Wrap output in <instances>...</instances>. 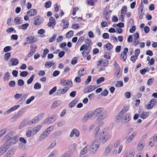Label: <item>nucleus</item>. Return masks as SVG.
<instances>
[{
  "label": "nucleus",
  "instance_id": "1",
  "mask_svg": "<svg viewBox=\"0 0 157 157\" xmlns=\"http://www.w3.org/2000/svg\"><path fill=\"white\" fill-rule=\"evenodd\" d=\"M99 141L98 139L95 140L90 146V151L93 154H94L98 149L99 145Z\"/></svg>",
  "mask_w": 157,
  "mask_h": 157
},
{
  "label": "nucleus",
  "instance_id": "2",
  "mask_svg": "<svg viewBox=\"0 0 157 157\" xmlns=\"http://www.w3.org/2000/svg\"><path fill=\"white\" fill-rule=\"evenodd\" d=\"M110 138V136L109 134L105 131H103L101 132L99 136V139H102V141L103 143L106 142Z\"/></svg>",
  "mask_w": 157,
  "mask_h": 157
},
{
  "label": "nucleus",
  "instance_id": "3",
  "mask_svg": "<svg viewBox=\"0 0 157 157\" xmlns=\"http://www.w3.org/2000/svg\"><path fill=\"white\" fill-rule=\"evenodd\" d=\"M10 145L8 143H6L2 145L0 148V155L4 154L6 151L10 147Z\"/></svg>",
  "mask_w": 157,
  "mask_h": 157
},
{
  "label": "nucleus",
  "instance_id": "4",
  "mask_svg": "<svg viewBox=\"0 0 157 157\" xmlns=\"http://www.w3.org/2000/svg\"><path fill=\"white\" fill-rule=\"evenodd\" d=\"M33 24L34 25H38L42 22V19L40 16H36L33 18Z\"/></svg>",
  "mask_w": 157,
  "mask_h": 157
},
{
  "label": "nucleus",
  "instance_id": "5",
  "mask_svg": "<svg viewBox=\"0 0 157 157\" xmlns=\"http://www.w3.org/2000/svg\"><path fill=\"white\" fill-rule=\"evenodd\" d=\"M97 87L95 86L90 85L84 88L83 92L84 93H87L91 92L96 89Z\"/></svg>",
  "mask_w": 157,
  "mask_h": 157
},
{
  "label": "nucleus",
  "instance_id": "6",
  "mask_svg": "<svg viewBox=\"0 0 157 157\" xmlns=\"http://www.w3.org/2000/svg\"><path fill=\"white\" fill-rule=\"evenodd\" d=\"M128 109H127V107L124 106L121 112L118 114L117 116V118L118 119H121L123 117L124 114L127 112Z\"/></svg>",
  "mask_w": 157,
  "mask_h": 157
},
{
  "label": "nucleus",
  "instance_id": "7",
  "mask_svg": "<svg viewBox=\"0 0 157 157\" xmlns=\"http://www.w3.org/2000/svg\"><path fill=\"white\" fill-rule=\"evenodd\" d=\"M103 108H97L92 113L93 117H95L98 116L99 114L103 111Z\"/></svg>",
  "mask_w": 157,
  "mask_h": 157
},
{
  "label": "nucleus",
  "instance_id": "8",
  "mask_svg": "<svg viewBox=\"0 0 157 157\" xmlns=\"http://www.w3.org/2000/svg\"><path fill=\"white\" fill-rule=\"evenodd\" d=\"M69 88V87L68 86L65 87L62 90H58L56 93L59 95L64 94L67 92Z\"/></svg>",
  "mask_w": 157,
  "mask_h": 157
},
{
  "label": "nucleus",
  "instance_id": "9",
  "mask_svg": "<svg viewBox=\"0 0 157 157\" xmlns=\"http://www.w3.org/2000/svg\"><path fill=\"white\" fill-rule=\"evenodd\" d=\"M20 106V105H15L6 111L4 113V114L5 115L8 114L10 113L11 112L13 111L18 108Z\"/></svg>",
  "mask_w": 157,
  "mask_h": 157
},
{
  "label": "nucleus",
  "instance_id": "10",
  "mask_svg": "<svg viewBox=\"0 0 157 157\" xmlns=\"http://www.w3.org/2000/svg\"><path fill=\"white\" fill-rule=\"evenodd\" d=\"M54 118V117L53 116L48 117L44 120L43 122V123L44 124H46L54 122L55 121Z\"/></svg>",
  "mask_w": 157,
  "mask_h": 157
},
{
  "label": "nucleus",
  "instance_id": "11",
  "mask_svg": "<svg viewBox=\"0 0 157 157\" xmlns=\"http://www.w3.org/2000/svg\"><path fill=\"white\" fill-rule=\"evenodd\" d=\"M12 137V133L11 132H9L4 137L3 139V141L4 143H6L7 142L10 140Z\"/></svg>",
  "mask_w": 157,
  "mask_h": 157
},
{
  "label": "nucleus",
  "instance_id": "12",
  "mask_svg": "<svg viewBox=\"0 0 157 157\" xmlns=\"http://www.w3.org/2000/svg\"><path fill=\"white\" fill-rule=\"evenodd\" d=\"M61 84L63 86H69L71 87L72 85V81L71 80H66L64 81L63 80H61L60 81Z\"/></svg>",
  "mask_w": 157,
  "mask_h": 157
},
{
  "label": "nucleus",
  "instance_id": "13",
  "mask_svg": "<svg viewBox=\"0 0 157 157\" xmlns=\"http://www.w3.org/2000/svg\"><path fill=\"white\" fill-rule=\"evenodd\" d=\"M92 117H93L92 113H87L82 117V121L83 122H86L90 118Z\"/></svg>",
  "mask_w": 157,
  "mask_h": 157
},
{
  "label": "nucleus",
  "instance_id": "14",
  "mask_svg": "<svg viewBox=\"0 0 157 157\" xmlns=\"http://www.w3.org/2000/svg\"><path fill=\"white\" fill-rule=\"evenodd\" d=\"M41 127L42 126L41 125H39L34 127L31 130L32 133H33V135H34L37 132L39 131Z\"/></svg>",
  "mask_w": 157,
  "mask_h": 157
},
{
  "label": "nucleus",
  "instance_id": "15",
  "mask_svg": "<svg viewBox=\"0 0 157 157\" xmlns=\"http://www.w3.org/2000/svg\"><path fill=\"white\" fill-rule=\"evenodd\" d=\"M37 13V10L35 9H32L27 12V14L30 17L33 16Z\"/></svg>",
  "mask_w": 157,
  "mask_h": 157
},
{
  "label": "nucleus",
  "instance_id": "16",
  "mask_svg": "<svg viewBox=\"0 0 157 157\" xmlns=\"http://www.w3.org/2000/svg\"><path fill=\"white\" fill-rule=\"evenodd\" d=\"M136 132H134L130 135L128 137L126 141V143H130L136 136Z\"/></svg>",
  "mask_w": 157,
  "mask_h": 157
},
{
  "label": "nucleus",
  "instance_id": "17",
  "mask_svg": "<svg viewBox=\"0 0 157 157\" xmlns=\"http://www.w3.org/2000/svg\"><path fill=\"white\" fill-rule=\"evenodd\" d=\"M107 115L106 111H104L98 117L97 120L98 121H101L104 119Z\"/></svg>",
  "mask_w": 157,
  "mask_h": 157
},
{
  "label": "nucleus",
  "instance_id": "18",
  "mask_svg": "<svg viewBox=\"0 0 157 157\" xmlns=\"http://www.w3.org/2000/svg\"><path fill=\"white\" fill-rule=\"evenodd\" d=\"M39 120V117L37 116L35 117L33 119L28 121V125H30L34 123H36Z\"/></svg>",
  "mask_w": 157,
  "mask_h": 157
},
{
  "label": "nucleus",
  "instance_id": "19",
  "mask_svg": "<svg viewBox=\"0 0 157 157\" xmlns=\"http://www.w3.org/2000/svg\"><path fill=\"white\" fill-rule=\"evenodd\" d=\"M10 62L12 63V65L16 66L19 63V61L17 59L12 58L10 59Z\"/></svg>",
  "mask_w": 157,
  "mask_h": 157
},
{
  "label": "nucleus",
  "instance_id": "20",
  "mask_svg": "<svg viewBox=\"0 0 157 157\" xmlns=\"http://www.w3.org/2000/svg\"><path fill=\"white\" fill-rule=\"evenodd\" d=\"M110 14L108 12H103V17L106 20H108L110 18Z\"/></svg>",
  "mask_w": 157,
  "mask_h": 157
},
{
  "label": "nucleus",
  "instance_id": "21",
  "mask_svg": "<svg viewBox=\"0 0 157 157\" xmlns=\"http://www.w3.org/2000/svg\"><path fill=\"white\" fill-rule=\"evenodd\" d=\"M50 133L48 130L46 129L42 133V135L40 136V138L42 139H44Z\"/></svg>",
  "mask_w": 157,
  "mask_h": 157
},
{
  "label": "nucleus",
  "instance_id": "22",
  "mask_svg": "<svg viewBox=\"0 0 157 157\" xmlns=\"http://www.w3.org/2000/svg\"><path fill=\"white\" fill-rule=\"evenodd\" d=\"M13 154V151L12 149H10L7 152L4 157H10Z\"/></svg>",
  "mask_w": 157,
  "mask_h": 157
},
{
  "label": "nucleus",
  "instance_id": "23",
  "mask_svg": "<svg viewBox=\"0 0 157 157\" xmlns=\"http://www.w3.org/2000/svg\"><path fill=\"white\" fill-rule=\"evenodd\" d=\"M89 147V146H86L80 152L81 154L82 155H83L86 153L87 151H88Z\"/></svg>",
  "mask_w": 157,
  "mask_h": 157
},
{
  "label": "nucleus",
  "instance_id": "24",
  "mask_svg": "<svg viewBox=\"0 0 157 157\" xmlns=\"http://www.w3.org/2000/svg\"><path fill=\"white\" fill-rule=\"evenodd\" d=\"M86 73V72L85 71L84 69L79 70L78 72V75L80 77L83 76Z\"/></svg>",
  "mask_w": 157,
  "mask_h": 157
},
{
  "label": "nucleus",
  "instance_id": "25",
  "mask_svg": "<svg viewBox=\"0 0 157 157\" xmlns=\"http://www.w3.org/2000/svg\"><path fill=\"white\" fill-rule=\"evenodd\" d=\"M17 138V136H15L10 141V142L8 143V144H10V146L12 144H16L18 141Z\"/></svg>",
  "mask_w": 157,
  "mask_h": 157
},
{
  "label": "nucleus",
  "instance_id": "26",
  "mask_svg": "<svg viewBox=\"0 0 157 157\" xmlns=\"http://www.w3.org/2000/svg\"><path fill=\"white\" fill-rule=\"evenodd\" d=\"M90 49L86 48L82 52V55L84 57H86L90 52Z\"/></svg>",
  "mask_w": 157,
  "mask_h": 157
},
{
  "label": "nucleus",
  "instance_id": "27",
  "mask_svg": "<svg viewBox=\"0 0 157 157\" xmlns=\"http://www.w3.org/2000/svg\"><path fill=\"white\" fill-rule=\"evenodd\" d=\"M130 114L129 113H127L126 114L125 116L124 117V120L125 121V123H127L128 122L130 119V118H129Z\"/></svg>",
  "mask_w": 157,
  "mask_h": 157
},
{
  "label": "nucleus",
  "instance_id": "28",
  "mask_svg": "<svg viewBox=\"0 0 157 157\" xmlns=\"http://www.w3.org/2000/svg\"><path fill=\"white\" fill-rule=\"evenodd\" d=\"M28 121H27L26 120H24L23 121L19 126V128H20L23 127H24L26 124L28 125Z\"/></svg>",
  "mask_w": 157,
  "mask_h": 157
},
{
  "label": "nucleus",
  "instance_id": "29",
  "mask_svg": "<svg viewBox=\"0 0 157 157\" xmlns=\"http://www.w3.org/2000/svg\"><path fill=\"white\" fill-rule=\"evenodd\" d=\"M55 64V63L53 61H51L50 62H46L45 66L48 67L49 68L51 67Z\"/></svg>",
  "mask_w": 157,
  "mask_h": 157
},
{
  "label": "nucleus",
  "instance_id": "30",
  "mask_svg": "<svg viewBox=\"0 0 157 157\" xmlns=\"http://www.w3.org/2000/svg\"><path fill=\"white\" fill-rule=\"evenodd\" d=\"M21 19V17H17L15 18L14 19V22L16 23V24H20L22 23V22H20Z\"/></svg>",
  "mask_w": 157,
  "mask_h": 157
},
{
  "label": "nucleus",
  "instance_id": "31",
  "mask_svg": "<svg viewBox=\"0 0 157 157\" xmlns=\"http://www.w3.org/2000/svg\"><path fill=\"white\" fill-rule=\"evenodd\" d=\"M3 78L5 80H8L10 78V73L8 72H6Z\"/></svg>",
  "mask_w": 157,
  "mask_h": 157
},
{
  "label": "nucleus",
  "instance_id": "32",
  "mask_svg": "<svg viewBox=\"0 0 157 157\" xmlns=\"http://www.w3.org/2000/svg\"><path fill=\"white\" fill-rule=\"evenodd\" d=\"M99 127H97L94 130L95 137H97L99 135Z\"/></svg>",
  "mask_w": 157,
  "mask_h": 157
},
{
  "label": "nucleus",
  "instance_id": "33",
  "mask_svg": "<svg viewBox=\"0 0 157 157\" xmlns=\"http://www.w3.org/2000/svg\"><path fill=\"white\" fill-rule=\"evenodd\" d=\"M106 47L107 49V50H111L113 48V46L110 43H108L106 44Z\"/></svg>",
  "mask_w": 157,
  "mask_h": 157
},
{
  "label": "nucleus",
  "instance_id": "34",
  "mask_svg": "<svg viewBox=\"0 0 157 157\" xmlns=\"http://www.w3.org/2000/svg\"><path fill=\"white\" fill-rule=\"evenodd\" d=\"M56 144V141H54L52 142L51 144L49 145L47 148V149H50L53 147Z\"/></svg>",
  "mask_w": 157,
  "mask_h": 157
},
{
  "label": "nucleus",
  "instance_id": "35",
  "mask_svg": "<svg viewBox=\"0 0 157 157\" xmlns=\"http://www.w3.org/2000/svg\"><path fill=\"white\" fill-rule=\"evenodd\" d=\"M123 83L121 81H118L115 84V86L117 87H120L123 86Z\"/></svg>",
  "mask_w": 157,
  "mask_h": 157
},
{
  "label": "nucleus",
  "instance_id": "36",
  "mask_svg": "<svg viewBox=\"0 0 157 157\" xmlns=\"http://www.w3.org/2000/svg\"><path fill=\"white\" fill-rule=\"evenodd\" d=\"M41 87V85L38 82L36 83L34 85V88L35 89H39Z\"/></svg>",
  "mask_w": 157,
  "mask_h": 157
},
{
  "label": "nucleus",
  "instance_id": "37",
  "mask_svg": "<svg viewBox=\"0 0 157 157\" xmlns=\"http://www.w3.org/2000/svg\"><path fill=\"white\" fill-rule=\"evenodd\" d=\"M120 68H118L116 70V71L114 75L117 77V78L119 77L121 75H119L120 73Z\"/></svg>",
  "mask_w": 157,
  "mask_h": 157
},
{
  "label": "nucleus",
  "instance_id": "38",
  "mask_svg": "<svg viewBox=\"0 0 157 157\" xmlns=\"http://www.w3.org/2000/svg\"><path fill=\"white\" fill-rule=\"evenodd\" d=\"M105 78L104 77H100L97 80V83L98 84H100L101 82H103Z\"/></svg>",
  "mask_w": 157,
  "mask_h": 157
},
{
  "label": "nucleus",
  "instance_id": "39",
  "mask_svg": "<svg viewBox=\"0 0 157 157\" xmlns=\"http://www.w3.org/2000/svg\"><path fill=\"white\" fill-rule=\"evenodd\" d=\"M77 101L75 100L71 102L69 105V106L71 108L74 107L77 103Z\"/></svg>",
  "mask_w": 157,
  "mask_h": 157
},
{
  "label": "nucleus",
  "instance_id": "40",
  "mask_svg": "<svg viewBox=\"0 0 157 157\" xmlns=\"http://www.w3.org/2000/svg\"><path fill=\"white\" fill-rule=\"evenodd\" d=\"M111 149L109 148V147H107L104 151V155H107L110 152Z\"/></svg>",
  "mask_w": 157,
  "mask_h": 157
},
{
  "label": "nucleus",
  "instance_id": "41",
  "mask_svg": "<svg viewBox=\"0 0 157 157\" xmlns=\"http://www.w3.org/2000/svg\"><path fill=\"white\" fill-rule=\"evenodd\" d=\"M34 76L33 75H32L31 77L29 78L27 81V82L28 84H31L33 81L34 78Z\"/></svg>",
  "mask_w": 157,
  "mask_h": 157
},
{
  "label": "nucleus",
  "instance_id": "42",
  "mask_svg": "<svg viewBox=\"0 0 157 157\" xmlns=\"http://www.w3.org/2000/svg\"><path fill=\"white\" fill-rule=\"evenodd\" d=\"M56 37V35L55 34H53L52 37L50 38L49 39V42L52 43L55 40Z\"/></svg>",
  "mask_w": 157,
  "mask_h": 157
},
{
  "label": "nucleus",
  "instance_id": "43",
  "mask_svg": "<svg viewBox=\"0 0 157 157\" xmlns=\"http://www.w3.org/2000/svg\"><path fill=\"white\" fill-rule=\"evenodd\" d=\"M68 21H64L63 23V28L64 29L67 28L68 26Z\"/></svg>",
  "mask_w": 157,
  "mask_h": 157
},
{
  "label": "nucleus",
  "instance_id": "44",
  "mask_svg": "<svg viewBox=\"0 0 157 157\" xmlns=\"http://www.w3.org/2000/svg\"><path fill=\"white\" fill-rule=\"evenodd\" d=\"M73 34V32L72 30L70 31L66 34V37H71Z\"/></svg>",
  "mask_w": 157,
  "mask_h": 157
},
{
  "label": "nucleus",
  "instance_id": "45",
  "mask_svg": "<svg viewBox=\"0 0 157 157\" xmlns=\"http://www.w3.org/2000/svg\"><path fill=\"white\" fill-rule=\"evenodd\" d=\"M135 151L134 149H132L130 150L129 153V157H133L134 155Z\"/></svg>",
  "mask_w": 157,
  "mask_h": 157
},
{
  "label": "nucleus",
  "instance_id": "46",
  "mask_svg": "<svg viewBox=\"0 0 157 157\" xmlns=\"http://www.w3.org/2000/svg\"><path fill=\"white\" fill-rule=\"evenodd\" d=\"M24 83V81L21 79H19L17 81V84L19 86H23Z\"/></svg>",
  "mask_w": 157,
  "mask_h": 157
},
{
  "label": "nucleus",
  "instance_id": "47",
  "mask_svg": "<svg viewBox=\"0 0 157 157\" xmlns=\"http://www.w3.org/2000/svg\"><path fill=\"white\" fill-rule=\"evenodd\" d=\"M51 4L52 2L50 1H49L45 2L44 4V6L46 8H48L51 6Z\"/></svg>",
  "mask_w": 157,
  "mask_h": 157
},
{
  "label": "nucleus",
  "instance_id": "48",
  "mask_svg": "<svg viewBox=\"0 0 157 157\" xmlns=\"http://www.w3.org/2000/svg\"><path fill=\"white\" fill-rule=\"evenodd\" d=\"M11 56L10 53L9 52L5 54L4 56V59L6 60H8Z\"/></svg>",
  "mask_w": 157,
  "mask_h": 157
},
{
  "label": "nucleus",
  "instance_id": "49",
  "mask_svg": "<svg viewBox=\"0 0 157 157\" xmlns=\"http://www.w3.org/2000/svg\"><path fill=\"white\" fill-rule=\"evenodd\" d=\"M144 147V145L143 144H140V143H139L137 145V148L138 150H141L143 149Z\"/></svg>",
  "mask_w": 157,
  "mask_h": 157
},
{
  "label": "nucleus",
  "instance_id": "50",
  "mask_svg": "<svg viewBox=\"0 0 157 157\" xmlns=\"http://www.w3.org/2000/svg\"><path fill=\"white\" fill-rule=\"evenodd\" d=\"M144 14V11L143 10H140V11H139L138 13V16L139 18L141 19L143 17Z\"/></svg>",
  "mask_w": 157,
  "mask_h": 157
},
{
  "label": "nucleus",
  "instance_id": "51",
  "mask_svg": "<svg viewBox=\"0 0 157 157\" xmlns=\"http://www.w3.org/2000/svg\"><path fill=\"white\" fill-rule=\"evenodd\" d=\"M35 98L34 96L31 97L29 98L26 101V104H29L31 101L33 100Z\"/></svg>",
  "mask_w": 157,
  "mask_h": 157
},
{
  "label": "nucleus",
  "instance_id": "52",
  "mask_svg": "<svg viewBox=\"0 0 157 157\" xmlns=\"http://www.w3.org/2000/svg\"><path fill=\"white\" fill-rule=\"evenodd\" d=\"M148 115V114L146 112L143 113L140 117L141 118L144 119L147 117Z\"/></svg>",
  "mask_w": 157,
  "mask_h": 157
},
{
  "label": "nucleus",
  "instance_id": "53",
  "mask_svg": "<svg viewBox=\"0 0 157 157\" xmlns=\"http://www.w3.org/2000/svg\"><path fill=\"white\" fill-rule=\"evenodd\" d=\"M16 84V82L14 81H10L9 83V86L10 87H14Z\"/></svg>",
  "mask_w": 157,
  "mask_h": 157
},
{
  "label": "nucleus",
  "instance_id": "54",
  "mask_svg": "<svg viewBox=\"0 0 157 157\" xmlns=\"http://www.w3.org/2000/svg\"><path fill=\"white\" fill-rule=\"evenodd\" d=\"M28 75V73L26 71H23L21 72L20 74V76L23 77L26 76Z\"/></svg>",
  "mask_w": 157,
  "mask_h": 157
},
{
  "label": "nucleus",
  "instance_id": "55",
  "mask_svg": "<svg viewBox=\"0 0 157 157\" xmlns=\"http://www.w3.org/2000/svg\"><path fill=\"white\" fill-rule=\"evenodd\" d=\"M108 91L106 90H103L101 93V94L103 96H106L108 95Z\"/></svg>",
  "mask_w": 157,
  "mask_h": 157
},
{
  "label": "nucleus",
  "instance_id": "56",
  "mask_svg": "<svg viewBox=\"0 0 157 157\" xmlns=\"http://www.w3.org/2000/svg\"><path fill=\"white\" fill-rule=\"evenodd\" d=\"M73 131H74V134H75L76 137H78L79 136V132L78 130L76 128H74Z\"/></svg>",
  "mask_w": 157,
  "mask_h": 157
},
{
  "label": "nucleus",
  "instance_id": "57",
  "mask_svg": "<svg viewBox=\"0 0 157 157\" xmlns=\"http://www.w3.org/2000/svg\"><path fill=\"white\" fill-rule=\"evenodd\" d=\"M57 87L56 86H54L49 92V94L50 95L52 94L55 92L56 90Z\"/></svg>",
  "mask_w": 157,
  "mask_h": 157
},
{
  "label": "nucleus",
  "instance_id": "58",
  "mask_svg": "<svg viewBox=\"0 0 157 157\" xmlns=\"http://www.w3.org/2000/svg\"><path fill=\"white\" fill-rule=\"evenodd\" d=\"M121 59L123 61H125L126 59L127 55L121 53Z\"/></svg>",
  "mask_w": 157,
  "mask_h": 157
},
{
  "label": "nucleus",
  "instance_id": "59",
  "mask_svg": "<svg viewBox=\"0 0 157 157\" xmlns=\"http://www.w3.org/2000/svg\"><path fill=\"white\" fill-rule=\"evenodd\" d=\"M6 128H4L0 131V137L2 136L6 132Z\"/></svg>",
  "mask_w": 157,
  "mask_h": 157
},
{
  "label": "nucleus",
  "instance_id": "60",
  "mask_svg": "<svg viewBox=\"0 0 157 157\" xmlns=\"http://www.w3.org/2000/svg\"><path fill=\"white\" fill-rule=\"evenodd\" d=\"M36 48L37 47L36 46H35L34 47L33 46H31V49L30 51L33 53H34L36 51Z\"/></svg>",
  "mask_w": 157,
  "mask_h": 157
},
{
  "label": "nucleus",
  "instance_id": "61",
  "mask_svg": "<svg viewBox=\"0 0 157 157\" xmlns=\"http://www.w3.org/2000/svg\"><path fill=\"white\" fill-rule=\"evenodd\" d=\"M33 135V133H32V130L31 131L28 130L26 132V136L28 137H29Z\"/></svg>",
  "mask_w": 157,
  "mask_h": 157
},
{
  "label": "nucleus",
  "instance_id": "62",
  "mask_svg": "<svg viewBox=\"0 0 157 157\" xmlns=\"http://www.w3.org/2000/svg\"><path fill=\"white\" fill-rule=\"evenodd\" d=\"M138 56L136 55L132 56L130 58V60L133 62H134L137 59Z\"/></svg>",
  "mask_w": 157,
  "mask_h": 157
},
{
  "label": "nucleus",
  "instance_id": "63",
  "mask_svg": "<svg viewBox=\"0 0 157 157\" xmlns=\"http://www.w3.org/2000/svg\"><path fill=\"white\" fill-rule=\"evenodd\" d=\"M108 62H109V60L107 59H105V60H103V63H102L103 66L104 67L106 66L108 64V63H109Z\"/></svg>",
  "mask_w": 157,
  "mask_h": 157
},
{
  "label": "nucleus",
  "instance_id": "64",
  "mask_svg": "<svg viewBox=\"0 0 157 157\" xmlns=\"http://www.w3.org/2000/svg\"><path fill=\"white\" fill-rule=\"evenodd\" d=\"M29 26V24L28 23H25L24 24H23L21 25V27H22V29H25L27 28Z\"/></svg>",
  "mask_w": 157,
  "mask_h": 157
}]
</instances>
